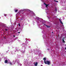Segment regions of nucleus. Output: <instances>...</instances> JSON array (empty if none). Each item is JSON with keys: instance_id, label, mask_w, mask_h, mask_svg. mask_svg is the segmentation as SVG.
I'll return each instance as SVG.
<instances>
[{"instance_id": "obj_1", "label": "nucleus", "mask_w": 66, "mask_h": 66, "mask_svg": "<svg viewBox=\"0 0 66 66\" xmlns=\"http://www.w3.org/2000/svg\"><path fill=\"white\" fill-rule=\"evenodd\" d=\"M43 60H44V63L45 64H47L48 65H50V61H46V58H44L43 59Z\"/></svg>"}, {"instance_id": "obj_2", "label": "nucleus", "mask_w": 66, "mask_h": 66, "mask_svg": "<svg viewBox=\"0 0 66 66\" xmlns=\"http://www.w3.org/2000/svg\"><path fill=\"white\" fill-rule=\"evenodd\" d=\"M16 63L17 64H19V60H16Z\"/></svg>"}, {"instance_id": "obj_3", "label": "nucleus", "mask_w": 66, "mask_h": 66, "mask_svg": "<svg viewBox=\"0 0 66 66\" xmlns=\"http://www.w3.org/2000/svg\"><path fill=\"white\" fill-rule=\"evenodd\" d=\"M44 4H45V5H46V7H48V5H49V4H45V3H44Z\"/></svg>"}, {"instance_id": "obj_4", "label": "nucleus", "mask_w": 66, "mask_h": 66, "mask_svg": "<svg viewBox=\"0 0 66 66\" xmlns=\"http://www.w3.org/2000/svg\"><path fill=\"white\" fill-rule=\"evenodd\" d=\"M37 64H38V63L37 62H36L35 64V66H37Z\"/></svg>"}, {"instance_id": "obj_5", "label": "nucleus", "mask_w": 66, "mask_h": 66, "mask_svg": "<svg viewBox=\"0 0 66 66\" xmlns=\"http://www.w3.org/2000/svg\"><path fill=\"white\" fill-rule=\"evenodd\" d=\"M8 62V61L7 60H5V63H7Z\"/></svg>"}, {"instance_id": "obj_6", "label": "nucleus", "mask_w": 66, "mask_h": 66, "mask_svg": "<svg viewBox=\"0 0 66 66\" xmlns=\"http://www.w3.org/2000/svg\"><path fill=\"white\" fill-rule=\"evenodd\" d=\"M62 42L63 43H65V41H64V39H62Z\"/></svg>"}, {"instance_id": "obj_7", "label": "nucleus", "mask_w": 66, "mask_h": 66, "mask_svg": "<svg viewBox=\"0 0 66 66\" xmlns=\"http://www.w3.org/2000/svg\"><path fill=\"white\" fill-rule=\"evenodd\" d=\"M59 20L60 21V22L62 24H63V23H62V21H61V20Z\"/></svg>"}, {"instance_id": "obj_8", "label": "nucleus", "mask_w": 66, "mask_h": 66, "mask_svg": "<svg viewBox=\"0 0 66 66\" xmlns=\"http://www.w3.org/2000/svg\"><path fill=\"white\" fill-rule=\"evenodd\" d=\"M46 26L47 27V28H50V27L49 26H47V25H46Z\"/></svg>"}, {"instance_id": "obj_9", "label": "nucleus", "mask_w": 66, "mask_h": 66, "mask_svg": "<svg viewBox=\"0 0 66 66\" xmlns=\"http://www.w3.org/2000/svg\"><path fill=\"white\" fill-rule=\"evenodd\" d=\"M47 26V25H46L45 24H43V27H45V26Z\"/></svg>"}, {"instance_id": "obj_10", "label": "nucleus", "mask_w": 66, "mask_h": 66, "mask_svg": "<svg viewBox=\"0 0 66 66\" xmlns=\"http://www.w3.org/2000/svg\"><path fill=\"white\" fill-rule=\"evenodd\" d=\"M15 12H17V11H18V10H15Z\"/></svg>"}, {"instance_id": "obj_11", "label": "nucleus", "mask_w": 66, "mask_h": 66, "mask_svg": "<svg viewBox=\"0 0 66 66\" xmlns=\"http://www.w3.org/2000/svg\"><path fill=\"white\" fill-rule=\"evenodd\" d=\"M54 1H55V2H58V1H55V0H54Z\"/></svg>"}, {"instance_id": "obj_12", "label": "nucleus", "mask_w": 66, "mask_h": 66, "mask_svg": "<svg viewBox=\"0 0 66 66\" xmlns=\"http://www.w3.org/2000/svg\"><path fill=\"white\" fill-rule=\"evenodd\" d=\"M55 11H57V9H56V8H55Z\"/></svg>"}, {"instance_id": "obj_13", "label": "nucleus", "mask_w": 66, "mask_h": 66, "mask_svg": "<svg viewBox=\"0 0 66 66\" xmlns=\"http://www.w3.org/2000/svg\"><path fill=\"white\" fill-rule=\"evenodd\" d=\"M20 66H22V64H20Z\"/></svg>"}, {"instance_id": "obj_14", "label": "nucleus", "mask_w": 66, "mask_h": 66, "mask_svg": "<svg viewBox=\"0 0 66 66\" xmlns=\"http://www.w3.org/2000/svg\"><path fill=\"white\" fill-rule=\"evenodd\" d=\"M4 15L5 16H6V14H5Z\"/></svg>"}, {"instance_id": "obj_15", "label": "nucleus", "mask_w": 66, "mask_h": 66, "mask_svg": "<svg viewBox=\"0 0 66 66\" xmlns=\"http://www.w3.org/2000/svg\"><path fill=\"white\" fill-rule=\"evenodd\" d=\"M19 26H20V23H19Z\"/></svg>"}, {"instance_id": "obj_16", "label": "nucleus", "mask_w": 66, "mask_h": 66, "mask_svg": "<svg viewBox=\"0 0 66 66\" xmlns=\"http://www.w3.org/2000/svg\"><path fill=\"white\" fill-rule=\"evenodd\" d=\"M10 64H11V65H12V63L10 62Z\"/></svg>"}, {"instance_id": "obj_17", "label": "nucleus", "mask_w": 66, "mask_h": 66, "mask_svg": "<svg viewBox=\"0 0 66 66\" xmlns=\"http://www.w3.org/2000/svg\"><path fill=\"white\" fill-rule=\"evenodd\" d=\"M5 30L6 31H7V29H5Z\"/></svg>"}, {"instance_id": "obj_18", "label": "nucleus", "mask_w": 66, "mask_h": 66, "mask_svg": "<svg viewBox=\"0 0 66 66\" xmlns=\"http://www.w3.org/2000/svg\"><path fill=\"white\" fill-rule=\"evenodd\" d=\"M13 37H15V35H13Z\"/></svg>"}, {"instance_id": "obj_19", "label": "nucleus", "mask_w": 66, "mask_h": 66, "mask_svg": "<svg viewBox=\"0 0 66 66\" xmlns=\"http://www.w3.org/2000/svg\"><path fill=\"white\" fill-rule=\"evenodd\" d=\"M28 11H31V10H28Z\"/></svg>"}, {"instance_id": "obj_20", "label": "nucleus", "mask_w": 66, "mask_h": 66, "mask_svg": "<svg viewBox=\"0 0 66 66\" xmlns=\"http://www.w3.org/2000/svg\"><path fill=\"white\" fill-rule=\"evenodd\" d=\"M20 33V32H18V33Z\"/></svg>"}, {"instance_id": "obj_21", "label": "nucleus", "mask_w": 66, "mask_h": 66, "mask_svg": "<svg viewBox=\"0 0 66 66\" xmlns=\"http://www.w3.org/2000/svg\"><path fill=\"white\" fill-rule=\"evenodd\" d=\"M47 50H49V49H47Z\"/></svg>"}, {"instance_id": "obj_22", "label": "nucleus", "mask_w": 66, "mask_h": 66, "mask_svg": "<svg viewBox=\"0 0 66 66\" xmlns=\"http://www.w3.org/2000/svg\"><path fill=\"white\" fill-rule=\"evenodd\" d=\"M41 66H43V65H41Z\"/></svg>"}, {"instance_id": "obj_23", "label": "nucleus", "mask_w": 66, "mask_h": 66, "mask_svg": "<svg viewBox=\"0 0 66 66\" xmlns=\"http://www.w3.org/2000/svg\"><path fill=\"white\" fill-rule=\"evenodd\" d=\"M52 33H53V32H52Z\"/></svg>"}, {"instance_id": "obj_24", "label": "nucleus", "mask_w": 66, "mask_h": 66, "mask_svg": "<svg viewBox=\"0 0 66 66\" xmlns=\"http://www.w3.org/2000/svg\"><path fill=\"white\" fill-rule=\"evenodd\" d=\"M63 39H64V38H63Z\"/></svg>"}, {"instance_id": "obj_25", "label": "nucleus", "mask_w": 66, "mask_h": 66, "mask_svg": "<svg viewBox=\"0 0 66 66\" xmlns=\"http://www.w3.org/2000/svg\"><path fill=\"white\" fill-rule=\"evenodd\" d=\"M65 49L66 50V48H65Z\"/></svg>"}]
</instances>
